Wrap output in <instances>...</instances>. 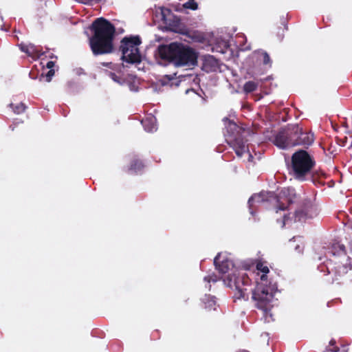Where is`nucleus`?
<instances>
[{
    "label": "nucleus",
    "mask_w": 352,
    "mask_h": 352,
    "mask_svg": "<svg viewBox=\"0 0 352 352\" xmlns=\"http://www.w3.org/2000/svg\"><path fill=\"white\" fill-rule=\"evenodd\" d=\"M93 35L89 38V45L96 56L109 54L113 52L114 25L102 17L96 19L90 27Z\"/></svg>",
    "instance_id": "nucleus-1"
},
{
    "label": "nucleus",
    "mask_w": 352,
    "mask_h": 352,
    "mask_svg": "<svg viewBox=\"0 0 352 352\" xmlns=\"http://www.w3.org/2000/svg\"><path fill=\"white\" fill-rule=\"evenodd\" d=\"M161 59L173 63L176 67L195 66L197 63V53L190 46L173 42L158 47Z\"/></svg>",
    "instance_id": "nucleus-2"
},
{
    "label": "nucleus",
    "mask_w": 352,
    "mask_h": 352,
    "mask_svg": "<svg viewBox=\"0 0 352 352\" xmlns=\"http://www.w3.org/2000/svg\"><path fill=\"white\" fill-rule=\"evenodd\" d=\"M315 165L314 157L305 150H298L292 155L291 170L294 177L298 181H305Z\"/></svg>",
    "instance_id": "nucleus-3"
},
{
    "label": "nucleus",
    "mask_w": 352,
    "mask_h": 352,
    "mask_svg": "<svg viewBox=\"0 0 352 352\" xmlns=\"http://www.w3.org/2000/svg\"><path fill=\"white\" fill-rule=\"evenodd\" d=\"M273 297L272 289L263 283H258L252 291V298L255 302L256 307L263 311L265 320L267 322H270V319L272 320V314L270 311L273 307L272 305Z\"/></svg>",
    "instance_id": "nucleus-4"
},
{
    "label": "nucleus",
    "mask_w": 352,
    "mask_h": 352,
    "mask_svg": "<svg viewBox=\"0 0 352 352\" xmlns=\"http://www.w3.org/2000/svg\"><path fill=\"white\" fill-rule=\"evenodd\" d=\"M141 40L138 36L124 37L120 41V50L122 52V60L131 64H138L142 56L138 48Z\"/></svg>",
    "instance_id": "nucleus-5"
},
{
    "label": "nucleus",
    "mask_w": 352,
    "mask_h": 352,
    "mask_svg": "<svg viewBox=\"0 0 352 352\" xmlns=\"http://www.w3.org/2000/svg\"><path fill=\"white\" fill-rule=\"evenodd\" d=\"M330 265L331 270L327 266H320L321 271L324 268L327 270V274L331 272L333 273V278L332 283H336L337 284L341 285L344 283L347 280H351V274L350 272L352 271V265L351 262L348 263V261L343 260H337L336 258H330L328 261Z\"/></svg>",
    "instance_id": "nucleus-6"
},
{
    "label": "nucleus",
    "mask_w": 352,
    "mask_h": 352,
    "mask_svg": "<svg viewBox=\"0 0 352 352\" xmlns=\"http://www.w3.org/2000/svg\"><path fill=\"white\" fill-rule=\"evenodd\" d=\"M223 281L228 287L234 288L237 291V298L248 299L247 287L250 285L251 280L246 274H239L238 276L234 274H229Z\"/></svg>",
    "instance_id": "nucleus-7"
},
{
    "label": "nucleus",
    "mask_w": 352,
    "mask_h": 352,
    "mask_svg": "<svg viewBox=\"0 0 352 352\" xmlns=\"http://www.w3.org/2000/svg\"><path fill=\"white\" fill-rule=\"evenodd\" d=\"M316 214V208L315 206L310 202L306 201L302 204L300 208L296 210L293 214L292 217H290V214H284L282 220V227H284L286 222L292 218L294 219V221L303 222L305 221L307 219L312 218Z\"/></svg>",
    "instance_id": "nucleus-8"
},
{
    "label": "nucleus",
    "mask_w": 352,
    "mask_h": 352,
    "mask_svg": "<svg viewBox=\"0 0 352 352\" xmlns=\"http://www.w3.org/2000/svg\"><path fill=\"white\" fill-rule=\"evenodd\" d=\"M293 131L294 146H302L308 148L314 143L315 138L311 131H304L298 125L293 126Z\"/></svg>",
    "instance_id": "nucleus-9"
},
{
    "label": "nucleus",
    "mask_w": 352,
    "mask_h": 352,
    "mask_svg": "<svg viewBox=\"0 0 352 352\" xmlns=\"http://www.w3.org/2000/svg\"><path fill=\"white\" fill-rule=\"evenodd\" d=\"M293 126L280 130L274 138L272 142L279 148L285 149L294 146Z\"/></svg>",
    "instance_id": "nucleus-10"
},
{
    "label": "nucleus",
    "mask_w": 352,
    "mask_h": 352,
    "mask_svg": "<svg viewBox=\"0 0 352 352\" xmlns=\"http://www.w3.org/2000/svg\"><path fill=\"white\" fill-rule=\"evenodd\" d=\"M296 198L294 189L289 188H284L277 195V206L276 207V212L278 210H285L288 208L290 204L294 201Z\"/></svg>",
    "instance_id": "nucleus-11"
},
{
    "label": "nucleus",
    "mask_w": 352,
    "mask_h": 352,
    "mask_svg": "<svg viewBox=\"0 0 352 352\" xmlns=\"http://www.w3.org/2000/svg\"><path fill=\"white\" fill-rule=\"evenodd\" d=\"M227 142L239 157H241L245 153H249L248 145L246 144L247 140H245L240 135L232 140H227Z\"/></svg>",
    "instance_id": "nucleus-12"
},
{
    "label": "nucleus",
    "mask_w": 352,
    "mask_h": 352,
    "mask_svg": "<svg viewBox=\"0 0 352 352\" xmlns=\"http://www.w3.org/2000/svg\"><path fill=\"white\" fill-rule=\"evenodd\" d=\"M216 269L221 274H226L234 267L233 262L219 253L214 259Z\"/></svg>",
    "instance_id": "nucleus-13"
},
{
    "label": "nucleus",
    "mask_w": 352,
    "mask_h": 352,
    "mask_svg": "<svg viewBox=\"0 0 352 352\" xmlns=\"http://www.w3.org/2000/svg\"><path fill=\"white\" fill-rule=\"evenodd\" d=\"M19 48L22 52H25L28 56H30L34 59H37L45 54V52H43L41 47L36 46L32 43H30L28 45L21 43L19 45Z\"/></svg>",
    "instance_id": "nucleus-14"
},
{
    "label": "nucleus",
    "mask_w": 352,
    "mask_h": 352,
    "mask_svg": "<svg viewBox=\"0 0 352 352\" xmlns=\"http://www.w3.org/2000/svg\"><path fill=\"white\" fill-rule=\"evenodd\" d=\"M331 253L334 257L333 258L349 261V257L346 256V248L343 244H333L331 247Z\"/></svg>",
    "instance_id": "nucleus-15"
},
{
    "label": "nucleus",
    "mask_w": 352,
    "mask_h": 352,
    "mask_svg": "<svg viewBox=\"0 0 352 352\" xmlns=\"http://www.w3.org/2000/svg\"><path fill=\"white\" fill-rule=\"evenodd\" d=\"M144 167L143 162L137 158L133 159L128 168V172L138 173L141 171Z\"/></svg>",
    "instance_id": "nucleus-16"
},
{
    "label": "nucleus",
    "mask_w": 352,
    "mask_h": 352,
    "mask_svg": "<svg viewBox=\"0 0 352 352\" xmlns=\"http://www.w3.org/2000/svg\"><path fill=\"white\" fill-rule=\"evenodd\" d=\"M217 65V60L212 56H209L204 59L203 67L207 72L214 71Z\"/></svg>",
    "instance_id": "nucleus-17"
},
{
    "label": "nucleus",
    "mask_w": 352,
    "mask_h": 352,
    "mask_svg": "<svg viewBox=\"0 0 352 352\" xmlns=\"http://www.w3.org/2000/svg\"><path fill=\"white\" fill-rule=\"evenodd\" d=\"M9 107L12 109L15 114H21L25 111L27 106L22 102L19 103H10Z\"/></svg>",
    "instance_id": "nucleus-18"
},
{
    "label": "nucleus",
    "mask_w": 352,
    "mask_h": 352,
    "mask_svg": "<svg viewBox=\"0 0 352 352\" xmlns=\"http://www.w3.org/2000/svg\"><path fill=\"white\" fill-rule=\"evenodd\" d=\"M256 270L263 273V274L261 276V280L262 281H265L267 279V274L269 273L270 270L268 267L262 261H258L256 263Z\"/></svg>",
    "instance_id": "nucleus-19"
},
{
    "label": "nucleus",
    "mask_w": 352,
    "mask_h": 352,
    "mask_svg": "<svg viewBox=\"0 0 352 352\" xmlns=\"http://www.w3.org/2000/svg\"><path fill=\"white\" fill-rule=\"evenodd\" d=\"M142 124L144 129L148 132H153L156 130V126L154 124L153 119L152 118L143 120L142 121Z\"/></svg>",
    "instance_id": "nucleus-20"
},
{
    "label": "nucleus",
    "mask_w": 352,
    "mask_h": 352,
    "mask_svg": "<svg viewBox=\"0 0 352 352\" xmlns=\"http://www.w3.org/2000/svg\"><path fill=\"white\" fill-rule=\"evenodd\" d=\"M258 87V83L254 81H248L243 86V91L248 94L254 91Z\"/></svg>",
    "instance_id": "nucleus-21"
},
{
    "label": "nucleus",
    "mask_w": 352,
    "mask_h": 352,
    "mask_svg": "<svg viewBox=\"0 0 352 352\" xmlns=\"http://www.w3.org/2000/svg\"><path fill=\"white\" fill-rule=\"evenodd\" d=\"M336 340L332 339L329 342V345L327 347L325 352H347V350L343 349L342 351L340 348L336 345Z\"/></svg>",
    "instance_id": "nucleus-22"
},
{
    "label": "nucleus",
    "mask_w": 352,
    "mask_h": 352,
    "mask_svg": "<svg viewBox=\"0 0 352 352\" xmlns=\"http://www.w3.org/2000/svg\"><path fill=\"white\" fill-rule=\"evenodd\" d=\"M203 302L204 303V307L206 309H212L215 305V300H214V297L210 296H205V297L202 299Z\"/></svg>",
    "instance_id": "nucleus-23"
},
{
    "label": "nucleus",
    "mask_w": 352,
    "mask_h": 352,
    "mask_svg": "<svg viewBox=\"0 0 352 352\" xmlns=\"http://www.w3.org/2000/svg\"><path fill=\"white\" fill-rule=\"evenodd\" d=\"M261 56H262V61L264 65L270 66L272 65V60L267 52L263 51L261 53Z\"/></svg>",
    "instance_id": "nucleus-24"
},
{
    "label": "nucleus",
    "mask_w": 352,
    "mask_h": 352,
    "mask_svg": "<svg viewBox=\"0 0 352 352\" xmlns=\"http://www.w3.org/2000/svg\"><path fill=\"white\" fill-rule=\"evenodd\" d=\"M104 73L107 76L111 78L114 82L121 83V78L118 76L114 72L111 71L105 70Z\"/></svg>",
    "instance_id": "nucleus-25"
},
{
    "label": "nucleus",
    "mask_w": 352,
    "mask_h": 352,
    "mask_svg": "<svg viewBox=\"0 0 352 352\" xmlns=\"http://www.w3.org/2000/svg\"><path fill=\"white\" fill-rule=\"evenodd\" d=\"M184 7L192 10H195L198 8V4L195 0H188V1L184 4Z\"/></svg>",
    "instance_id": "nucleus-26"
},
{
    "label": "nucleus",
    "mask_w": 352,
    "mask_h": 352,
    "mask_svg": "<svg viewBox=\"0 0 352 352\" xmlns=\"http://www.w3.org/2000/svg\"><path fill=\"white\" fill-rule=\"evenodd\" d=\"M101 65L110 68L112 70H117L118 66L116 64H113L111 62L109 63H101Z\"/></svg>",
    "instance_id": "nucleus-27"
},
{
    "label": "nucleus",
    "mask_w": 352,
    "mask_h": 352,
    "mask_svg": "<svg viewBox=\"0 0 352 352\" xmlns=\"http://www.w3.org/2000/svg\"><path fill=\"white\" fill-rule=\"evenodd\" d=\"M80 2L85 3V4H89L92 5L94 3H98L102 0H79Z\"/></svg>",
    "instance_id": "nucleus-28"
},
{
    "label": "nucleus",
    "mask_w": 352,
    "mask_h": 352,
    "mask_svg": "<svg viewBox=\"0 0 352 352\" xmlns=\"http://www.w3.org/2000/svg\"><path fill=\"white\" fill-rule=\"evenodd\" d=\"M188 36L189 37H190L193 41H201V38H202V36H201L196 35L195 32H192V35L189 32V33H188Z\"/></svg>",
    "instance_id": "nucleus-29"
},
{
    "label": "nucleus",
    "mask_w": 352,
    "mask_h": 352,
    "mask_svg": "<svg viewBox=\"0 0 352 352\" xmlns=\"http://www.w3.org/2000/svg\"><path fill=\"white\" fill-rule=\"evenodd\" d=\"M54 69H50V71H48V72L46 74V80L47 82H50L51 80H52V77L54 75Z\"/></svg>",
    "instance_id": "nucleus-30"
},
{
    "label": "nucleus",
    "mask_w": 352,
    "mask_h": 352,
    "mask_svg": "<svg viewBox=\"0 0 352 352\" xmlns=\"http://www.w3.org/2000/svg\"><path fill=\"white\" fill-rule=\"evenodd\" d=\"M204 279H205V280H207L208 282H210V281L216 282L217 280V276L215 275L206 276L204 278Z\"/></svg>",
    "instance_id": "nucleus-31"
},
{
    "label": "nucleus",
    "mask_w": 352,
    "mask_h": 352,
    "mask_svg": "<svg viewBox=\"0 0 352 352\" xmlns=\"http://www.w3.org/2000/svg\"><path fill=\"white\" fill-rule=\"evenodd\" d=\"M257 198L258 199V198H259V196H258V195H254V196H252V197L249 199V200H248V204H249V206H250V208H252V203H253V202L254 201V200H255L256 199H257Z\"/></svg>",
    "instance_id": "nucleus-32"
},
{
    "label": "nucleus",
    "mask_w": 352,
    "mask_h": 352,
    "mask_svg": "<svg viewBox=\"0 0 352 352\" xmlns=\"http://www.w3.org/2000/svg\"><path fill=\"white\" fill-rule=\"evenodd\" d=\"M54 65H55V63L54 61L50 60V61H48L47 63L46 67L48 69H52V68L54 67Z\"/></svg>",
    "instance_id": "nucleus-33"
},
{
    "label": "nucleus",
    "mask_w": 352,
    "mask_h": 352,
    "mask_svg": "<svg viewBox=\"0 0 352 352\" xmlns=\"http://www.w3.org/2000/svg\"><path fill=\"white\" fill-rule=\"evenodd\" d=\"M249 157H250V159H249L250 160V159L253 158L252 155L250 153L249 154Z\"/></svg>",
    "instance_id": "nucleus-34"
},
{
    "label": "nucleus",
    "mask_w": 352,
    "mask_h": 352,
    "mask_svg": "<svg viewBox=\"0 0 352 352\" xmlns=\"http://www.w3.org/2000/svg\"><path fill=\"white\" fill-rule=\"evenodd\" d=\"M220 52H221V53H225V50H221Z\"/></svg>",
    "instance_id": "nucleus-35"
},
{
    "label": "nucleus",
    "mask_w": 352,
    "mask_h": 352,
    "mask_svg": "<svg viewBox=\"0 0 352 352\" xmlns=\"http://www.w3.org/2000/svg\"><path fill=\"white\" fill-rule=\"evenodd\" d=\"M234 128H237L238 126L236 124H234Z\"/></svg>",
    "instance_id": "nucleus-36"
}]
</instances>
